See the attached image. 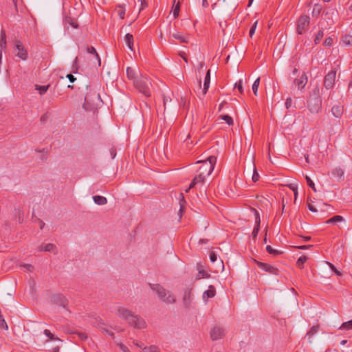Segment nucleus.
I'll return each mask as SVG.
<instances>
[{"mask_svg": "<svg viewBox=\"0 0 352 352\" xmlns=\"http://www.w3.org/2000/svg\"><path fill=\"white\" fill-rule=\"evenodd\" d=\"M116 314L134 328L141 329L146 327V323L142 317L133 315L131 311L125 307H119L116 310Z\"/></svg>", "mask_w": 352, "mask_h": 352, "instance_id": "f257e3e1", "label": "nucleus"}, {"mask_svg": "<svg viewBox=\"0 0 352 352\" xmlns=\"http://www.w3.org/2000/svg\"><path fill=\"white\" fill-rule=\"evenodd\" d=\"M307 108L311 113H318L322 107V99L320 96V87L316 85L310 92L307 100Z\"/></svg>", "mask_w": 352, "mask_h": 352, "instance_id": "f03ea898", "label": "nucleus"}, {"mask_svg": "<svg viewBox=\"0 0 352 352\" xmlns=\"http://www.w3.org/2000/svg\"><path fill=\"white\" fill-rule=\"evenodd\" d=\"M100 100V94L95 91H90L85 97L83 108L87 111L95 112L97 109L98 102Z\"/></svg>", "mask_w": 352, "mask_h": 352, "instance_id": "7ed1b4c3", "label": "nucleus"}, {"mask_svg": "<svg viewBox=\"0 0 352 352\" xmlns=\"http://www.w3.org/2000/svg\"><path fill=\"white\" fill-rule=\"evenodd\" d=\"M148 285L151 289L157 294L161 300L167 303H174L175 302V298L170 292L164 289L161 285L151 283H148Z\"/></svg>", "mask_w": 352, "mask_h": 352, "instance_id": "20e7f679", "label": "nucleus"}, {"mask_svg": "<svg viewBox=\"0 0 352 352\" xmlns=\"http://www.w3.org/2000/svg\"><path fill=\"white\" fill-rule=\"evenodd\" d=\"M201 162L198 161L197 163ZM217 162V157L214 155L208 157L206 160L202 161L199 167V173L205 177L212 173Z\"/></svg>", "mask_w": 352, "mask_h": 352, "instance_id": "39448f33", "label": "nucleus"}, {"mask_svg": "<svg viewBox=\"0 0 352 352\" xmlns=\"http://www.w3.org/2000/svg\"><path fill=\"white\" fill-rule=\"evenodd\" d=\"M133 85L137 90L146 97L151 96V82L146 77H141L134 81Z\"/></svg>", "mask_w": 352, "mask_h": 352, "instance_id": "423d86ee", "label": "nucleus"}, {"mask_svg": "<svg viewBox=\"0 0 352 352\" xmlns=\"http://www.w3.org/2000/svg\"><path fill=\"white\" fill-rule=\"evenodd\" d=\"M310 23V17L308 15L304 14L299 16L296 23V32L298 34H302L305 32Z\"/></svg>", "mask_w": 352, "mask_h": 352, "instance_id": "0eeeda50", "label": "nucleus"}, {"mask_svg": "<svg viewBox=\"0 0 352 352\" xmlns=\"http://www.w3.org/2000/svg\"><path fill=\"white\" fill-rule=\"evenodd\" d=\"M15 50H14V54L23 60L28 59V52L22 42L19 40H16L14 42Z\"/></svg>", "mask_w": 352, "mask_h": 352, "instance_id": "6e6552de", "label": "nucleus"}, {"mask_svg": "<svg viewBox=\"0 0 352 352\" xmlns=\"http://www.w3.org/2000/svg\"><path fill=\"white\" fill-rule=\"evenodd\" d=\"M336 69H334L324 76L323 85L327 89H331L333 87L336 81Z\"/></svg>", "mask_w": 352, "mask_h": 352, "instance_id": "1a4fd4ad", "label": "nucleus"}, {"mask_svg": "<svg viewBox=\"0 0 352 352\" xmlns=\"http://www.w3.org/2000/svg\"><path fill=\"white\" fill-rule=\"evenodd\" d=\"M51 301L56 305L66 308L68 305V300L62 294H56L52 296Z\"/></svg>", "mask_w": 352, "mask_h": 352, "instance_id": "9d476101", "label": "nucleus"}, {"mask_svg": "<svg viewBox=\"0 0 352 352\" xmlns=\"http://www.w3.org/2000/svg\"><path fill=\"white\" fill-rule=\"evenodd\" d=\"M252 210L254 212L255 215V226L252 233V236L253 240L255 241L260 230L261 219L259 212L257 210L252 208Z\"/></svg>", "mask_w": 352, "mask_h": 352, "instance_id": "9b49d317", "label": "nucleus"}, {"mask_svg": "<svg viewBox=\"0 0 352 352\" xmlns=\"http://www.w3.org/2000/svg\"><path fill=\"white\" fill-rule=\"evenodd\" d=\"M258 267L261 270L267 272L270 274L278 275L279 273V270L278 268L265 263H263L261 261H256Z\"/></svg>", "mask_w": 352, "mask_h": 352, "instance_id": "f8f14e48", "label": "nucleus"}, {"mask_svg": "<svg viewBox=\"0 0 352 352\" xmlns=\"http://www.w3.org/2000/svg\"><path fill=\"white\" fill-rule=\"evenodd\" d=\"M224 336V330L219 327H214L210 331V338L212 340H217Z\"/></svg>", "mask_w": 352, "mask_h": 352, "instance_id": "ddd939ff", "label": "nucleus"}, {"mask_svg": "<svg viewBox=\"0 0 352 352\" xmlns=\"http://www.w3.org/2000/svg\"><path fill=\"white\" fill-rule=\"evenodd\" d=\"M308 78L307 74L304 72L299 78H295L294 80V84L297 86L298 89H302L307 83Z\"/></svg>", "mask_w": 352, "mask_h": 352, "instance_id": "4468645a", "label": "nucleus"}, {"mask_svg": "<svg viewBox=\"0 0 352 352\" xmlns=\"http://www.w3.org/2000/svg\"><path fill=\"white\" fill-rule=\"evenodd\" d=\"M169 34L175 39L179 40L182 43H187L188 42V36H184L178 32L171 34L170 24H168Z\"/></svg>", "mask_w": 352, "mask_h": 352, "instance_id": "2eb2a0df", "label": "nucleus"}, {"mask_svg": "<svg viewBox=\"0 0 352 352\" xmlns=\"http://www.w3.org/2000/svg\"><path fill=\"white\" fill-rule=\"evenodd\" d=\"M126 76L129 80H131L134 82L137 80L136 78L138 76V72L135 69L131 67H128L126 68Z\"/></svg>", "mask_w": 352, "mask_h": 352, "instance_id": "dca6fc26", "label": "nucleus"}, {"mask_svg": "<svg viewBox=\"0 0 352 352\" xmlns=\"http://www.w3.org/2000/svg\"><path fill=\"white\" fill-rule=\"evenodd\" d=\"M216 294V289L213 285H210L208 289L205 291L203 294V298L205 300L212 298Z\"/></svg>", "mask_w": 352, "mask_h": 352, "instance_id": "f3484780", "label": "nucleus"}, {"mask_svg": "<svg viewBox=\"0 0 352 352\" xmlns=\"http://www.w3.org/2000/svg\"><path fill=\"white\" fill-rule=\"evenodd\" d=\"M332 175L337 178L338 180H343L344 179V170L341 168H336L332 170L331 171Z\"/></svg>", "mask_w": 352, "mask_h": 352, "instance_id": "a211bd4d", "label": "nucleus"}, {"mask_svg": "<svg viewBox=\"0 0 352 352\" xmlns=\"http://www.w3.org/2000/svg\"><path fill=\"white\" fill-rule=\"evenodd\" d=\"M331 113L336 118H341L343 114V107L334 105L331 109Z\"/></svg>", "mask_w": 352, "mask_h": 352, "instance_id": "6ab92c4d", "label": "nucleus"}, {"mask_svg": "<svg viewBox=\"0 0 352 352\" xmlns=\"http://www.w3.org/2000/svg\"><path fill=\"white\" fill-rule=\"evenodd\" d=\"M210 82V70L208 69L206 72L205 79H204V89H203V95H205L209 88Z\"/></svg>", "mask_w": 352, "mask_h": 352, "instance_id": "aec40b11", "label": "nucleus"}, {"mask_svg": "<svg viewBox=\"0 0 352 352\" xmlns=\"http://www.w3.org/2000/svg\"><path fill=\"white\" fill-rule=\"evenodd\" d=\"M125 6L124 5H117L114 8V12L118 14L121 19H123L125 16Z\"/></svg>", "mask_w": 352, "mask_h": 352, "instance_id": "412c9836", "label": "nucleus"}, {"mask_svg": "<svg viewBox=\"0 0 352 352\" xmlns=\"http://www.w3.org/2000/svg\"><path fill=\"white\" fill-rule=\"evenodd\" d=\"M125 41L128 46V47L131 50L133 51V36L131 34L127 33L125 35Z\"/></svg>", "mask_w": 352, "mask_h": 352, "instance_id": "4be33fe9", "label": "nucleus"}, {"mask_svg": "<svg viewBox=\"0 0 352 352\" xmlns=\"http://www.w3.org/2000/svg\"><path fill=\"white\" fill-rule=\"evenodd\" d=\"M93 199L94 202L98 205H104L107 203V199L106 197L100 196V195H95L93 197Z\"/></svg>", "mask_w": 352, "mask_h": 352, "instance_id": "5701e85b", "label": "nucleus"}, {"mask_svg": "<svg viewBox=\"0 0 352 352\" xmlns=\"http://www.w3.org/2000/svg\"><path fill=\"white\" fill-rule=\"evenodd\" d=\"M308 257L305 256V255H302L301 256H300L297 261H296V266L299 268V269H303L304 268V264L308 260Z\"/></svg>", "mask_w": 352, "mask_h": 352, "instance_id": "b1692460", "label": "nucleus"}, {"mask_svg": "<svg viewBox=\"0 0 352 352\" xmlns=\"http://www.w3.org/2000/svg\"><path fill=\"white\" fill-rule=\"evenodd\" d=\"M7 47V41H6V34L4 30H1V38H0V47L1 49H6Z\"/></svg>", "mask_w": 352, "mask_h": 352, "instance_id": "393cba45", "label": "nucleus"}, {"mask_svg": "<svg viewBox=\"0 0 352 352\" xmlns=\"http://www.w3.org/2000/svg\"><path fill=\"white\" fill-rule=\"evenodd\" d=\"M218 119L224 120L229 126L233 125L234 124L232 118L228 115H221L219 116Z\"/></svg>", "mask_w": 352, "mask_h": 352, "instance_id": "a878e982", "label": "nucleus"}, {"mask_svg": "<svg viewBox=\"0 0 352 352\" xmlns=\"http://www.w3.org/2000/svg\"><path fill=\"white\" fill-rule=\"evenodd\" d=\"M190 297H191V289H188L187 290L185 291L184 297H183V300L185 304H186V305L190 304Z\"/></svg>", "mask_w": 352, "mask_h": 352, "instance_id": "bb28decb", "label": "nucleus"}, {"mask_svg": "<svg viewBox=\"0 0 352 352\" xmlns=\"http://www.w3.org/2000/svg\"><path fill=\"white\" fill-rule=\"evenodd\" d=\"M179 205H180V209L179 212L182 213L184 209H185V205H186V200L184 196V194L182 192L179 194Z\"/></svg>", "mask_w": 352, "mask_h": 352, "instance_id": "cd10ccee", "label": "nucleus"}, {"mask_svg": "<svg viewBox=\"0 0 352 352\" xmlns=\"http://www.w3.org/2000/svg\"><path fill=\"white\" fill-rule=\"evenodd\" d=\"M344 218L340 215H335L333 217L329 219L326 223H333L338 221H343Z\"/></svg>", "mask_w": 352, "mask_h": 352, "instance_id": "c85d7f7f", "label": "nucleus"}, {"mask_svg": "<svg viewBox=\"0 0 352 352\" xmlns=\"http://www.w3.org/2000/svg\"><path fill=\"white\" fill-rule=\"evenodd\" d=\"M266 251L270 254H272L274 256H278V255H280L281 254H283V252L281 251H279V250H274L272 248V246L270 245H267L266 247Z\"/></svg>", "mask_w": 352, "mask_h": 352, "instance_id": "c756f323", "label": "nucleus"}, {"mask_svg": "<svg viewBox=\"0 0 352 352\" xmlns=\"http://www.w3.org/2000/svg\"><path fill=\"white\" fill-rule=\"evenodd\" d=\"M43 333L49 338V339L50 340H58V341H61V340L60 338H58V337L55 336L53 333H52L50 332V330L48 329H45L44 331H43Z\"/></svg>", "mask_w": 352, "mask_h": 352, "instance_id": "7c9ffc66", "label": "nucleus"}, {"mask_svg": "<svg viewBox=\"0 0 352 352\" xmlns=\"http://www.w3.org/2000/svg\"><path fill=\"white\" fill-rule=\"evenodd\" d=\"M180 10V2L179 1L173 6V14L174 19H177L179 16Z\"/></svg>", "mask_w": 352, "mask_h": 352, "instance_id": "2f4dec72", "label": "nucleus"}, {"mask_svg": "<svg viewBox=\"0 0 352 352\" xmlns=\"http://www.w3.org/2000/svg\"><path fill=\"white\" fill-rule=\"evenodd\" d=\"M50 85L44 86V85H36V89L38 91V93L41 95L44 94L48 89Z\"/></svg>", "mask_w": 352, "mask_h": 352, "instance_id": "473e14b6", "label": "nucleus"}, {"mask_svg": "<svg viewBox=\"0 0 352 352\" xmlns=\"http://www.w3.org/2000/svg\"><path fill=\"white\" fill-rule=\"evenodd\" d=\"M319 328H320L319 324L314 325L309 329V331L307 332V335L309 336V337H311L312 336H314L315 333H316L318 332Z\"/></svg>", "mask_w": 352, "mask_h": 352, "instance_id": "72a5a7b5", "label": "nucleus"}, {"mask_svg": "<svg viewBox=\"0 0 352 352\" xmlns=\"http://www.w3.org/2000/svg\"><path fill=\"white\" fill-rule=\"evenodd\" d=\"M352 329V320L343 322L340 327V329L349 330Z\"/></svg>", "mask_w": 352, "mask_h": 352, "instance_id": "f704fd0d", "label": "nucleus"}, {"mask_svg": "<svg viewBox=\"0 0 352 352\" xmlns=\"http://www.w3.org/2000/svg\"><path fill=\"white\" fill-rule=\"evenodd\" d=\"M142 352H160L158 351V348L155 345H151L150 346H145L143 348Z\"/></svg>", "mask_w": 352, "mask_h": 352, "instance_id": "c9c22d12", "label": "nucleus"}, {"mask_svg": "<svg viewBox=\"0 0 352 352\" xmlns=\"http://www.w3.org/2000/svg\"><path fill=\"white\" fill-rule=\"evenodd\" d=\"M342 41L344 44L352 45V36L346 34L344 36H342Z\"/></svg>", "mask_w": 352, "mask_h": 352, "instance_id": "e433bc0d", "label": "nucleus"}, {"mask_svg": "<svg viewBox=\"0 0 352 352\" xmlns=\"http://www.w3.org/2000/svg\"><path fill=\"white\" fill-rule=\"evenodd\" d=\"M205 179H206V177L204 175L199 173V175L195 176L192 180H195V182L197 183V184H203L205 182Z\"/></svg>", "mask_w": 352, "mask_h": 352, "instance_id": "4c0bfd02", "label": "nucleus"}, {"mask_svg": "<svg viewBox=\"0 0 352 352\" xmlns=\"http://www.w3.org/2000/svg\"><path fill=\"white\" fill-rule=\"evenodd\" d=\"M323 36H324L323 30H319L314 38L315 44H318L320 42V41L322 40V38H323Z\"/></svg>", "mask_w": 352, "mask_h": 352, "instance_id": "58836bf2", "label": "nucleus"}, {"mask_svg": "<svg viewBox=\"0 0 352 352\" xmlns=\"http://www.w3.org/2000/svg\"><path fill=\"white\" fill-rule=\"evenodd\" d=\"M260 83V78H258L252 85V91L255 96H257L258 88Z\"/></svg>", "mask_w": 352, "mask_h": 352, "instance_id": "ea45409f", "label": "nucleus"}, {"mask_svg": "<svg viewBox=\"0 0 352 352\" xmlns=\"http://www.w3.org/2000/svg\"><path fill=\"white\" fill-rule=\"evenodd\" d=\"M87 52L89 54H91L94 55L96 56V58L98 59L99 63H100V60L99 56H98V53L96 52V49L93 46L88 47H87Z\"/></svg>", "mask_w": 352, "mask_h": 352, "instance_id": "a19ab883", "label": "nucleus"}, {"mask_svg": "<svg viewBox=\"0 0 352 352\" xmlns=\"http://www.w3.org/2000/svg\"><path fill=\"white\" fill-rule=\"evenodd\" d=\"M259 175L256 170V168L254 164H253V175H252V181L254 182H256L259 179Z\"/></svg>", "mask_w": 352, "mask_h": 352, "instance_id": "79ce46f5", "label": "nucleus"}, {"mask_svg": "<svg viewBox=\"0 0 352 352\" xmlns=\"http://www.w3.org/2000/svg\"><path fill=\"white\" fill-rule=\"evenodd\" d=\"M305 179L307 181V185L310 188H311L314 192H316V189L315 188V184H314V182L311 179V178L309 176L306 175L305 176Z\"/></svg>", "mask_w": 352, "mask_h": 352, "instance_id": "37998d69", "label": "nucleus"}, {"mask_svg": "<svg viewBox=\"0 0 352 352\" xmlns=\"http://www.w3.org/2000/svg\"><path fill=\"white\" fill-rule=\"evenodd\" d=\"M210 277V274H208L206 271H204V270H199V272H198V276H197V279H200L201 278H208Z\"/></svg>", "mask_w": 352, "mask_h": 352, "instance_id": "c03bdc74", "label": "nucleus"}, {"mask_svg": "<svg viewBox=\"0 0 352 352\" xmlns=\"http://www.w3.org/2000/svg\"><path fill=\"white\" fill-rule=\"evenodd\" d=\"M288 186L289 187V188L291 190H293V192L294 193V199H295V201H296V199H297V196H298V187H297V186L295 185V184H291Z\"/></svg>", "mask_w": 352, "mask_h": 352, "instance_id": "a18cd8bd", "label": "nucleus"}, {"mask_svg": "<svg viewBox=\"0 0 352 352\" xmlns=\"http://www.w3.org/2000/svg\"><path fill=\"white\" fill-rule=\"evenodd\" d=\"M256 25H257V21H255L253 25H252V27L250 28V30L249 31V35L252 38V36L254 35V32H255V30L256 28Z\"/></svg>", "mask_w": 352, "mask_h": 352, "instance_id": "49530a36", "label": "nucleus"}, {"mask_svg": "<svg viewBox=\"0 0 352 352\" xmlns=\"http://www.w3.org/2000/svg\"><path fill=\"white\" fill-rule=\"evenodd\" d=\"M55 248V245L52 243H48L47 244L44 248L43 249L44 251L46 252H52L53 251L54 248Z\"/></svg>", "mask_w": 352, "mask_h": 352, "instance_id": "de8ad7c7", "label": "nucleus"}, {"mask_svg": "<svg viewBox=\"0 0 352 352\" xmlns=\"http://www.w3.org/2000/svg\"><path fill=\"white\" fill-rule=\"evenodd\" d=\"M332 44H333V39L331 37L327 38L323 43V45L326 46V47H330L332 45Z\"/></svg>", "mask_w": 352, "mask_h": 352, "instance_id": "09e8293b", "label": "nucleus"}, {"mask_svg": "<svg viewBox=\"0 0 352 352\" xmlns=\"http://www.w3.org/2000/svg\"><path fill=\"white\" fill-rule=\"evenodd\" d=\"M234 87L238 89L239 91L241 94L243 93V89L242 87V80H240L239 82H236Z\"/></svg>", "mask_w": 352, "mask_h": 352, "instance_id": "8fccbe9b", "label": "nucleus"}, {"mask_svg": "<svg viewBox=\"0 0 352 352\" xmlns=\"http://www.w3.org/2000/svg\"><path fill=\"white\" fill-rule=\"evenodd\" d=\"M117 344L118 346H119L120 350H122L123 352H131L128 347L125 346L124 344L117 343Z\"/></svg>", "mask_w": 352, "mask_h": 352, "instance_id": "3c124183", "label": "nucleus"}, {"mask_svg": "<svg viewBox=\"0 0 352 352\" xmlns=\"http://www.w3.org/2000/svg\"><path fill=\"white\" fill-rule=\"evenodd\" d=\"M329 265V267H331V269L338 275V276H341L342 274L340 273V271H338L336 267L331 263H327Z\"/></svg>", "mask_w": 352, "mask_h": 352, "instance_id": "603ef678", "label": "nucleus"}, {"mask_svg": "<svg viewBox=\"0 0 352 352\" xmlns=\"http://www.w3.org/2000/svg\"><path fill=\"white\" fill-rule=\"evenodd\" d=\"M313 245H298L296 246L295 248L299 249V250H307L312 248Z\"/></svg>", "mask_w": 352, "mask_h": 352, "instance_id": "864d4df0", "label": "nucleus"}, {"mask_svg": "<svg viewBox=\"0 0 352 352\" xmlns=\"http://www.w3.org/2000/svg\"><path fill=\"white\" fill-rule=\"evenodd\" d=\"M217 254H215L214 252H210V260L211 261V262L214 263L217 261Z\"/></svg>", "mask_w": 352, "mask_h": 352, "instance_id": "5fc2aeb1", "label": "nucleus"}, {"mask_svg": "<svg viewBox=\"0 0 352 352\" xmlns=\"http://www.w3.org/2000/svg\"><path fill=\"white\" fill-rule=\"evenodd\" d=\"M292 104V100L291 98H287L286 101H285V107L289 109L291 106Z\"/></svg>", "mask_w": 352, "mask_h": 352, "instance_id": "6e6d98bb", "label": "nucleus"}, {"mask_svg": "<svg viewBox=\"0 0 352 352\" xmlns=\"http://www.w3.org/2000/svg\"><path fill=\"white\" fill-rule=\"evenodd\" d=\"M76 334L81 340H85L87 338V336L84 333L78 332Z\"/></svg>", "mask_w": 352, "mask_h": 352, "instance_id": "4d7b16f0", "label": "nucleus"}, {"mask_svg": "<svg viewBox=\"0 0 352 352\" xmlns=\"http://www.w3.org/2000/svg\"><path fill=\"white\" fill-rule=\"evenodd\" d=\"M140 2H141V8L140 9V11H141L142 10L144 9L145 8H146L148 6L147 0H140Z\"/></svg>", "mask_w": 352, "mask_h": 352, "instance_id": "13d9d810", "label": "nucleus"}, {"mask_svg": "<svg viewBox=\"0 0 352 352\" xmlns=\"http://www.w3.org/2000/svg\"><path fill=\"white\" fill-rule=\"evenodd\" d=\"M67 78L69 79L70 82H74L76 80V78L72 74H67Z\"/></svg>", "mask_w": 352, "mask_h": 352, "instance_id": "bf43d9fd", "label": "nucleus"}, {"mask_svg": "<svg viewBox=\"0 0 352 352\" xmlns=\"http://www.w3.org/2000/svg\"><path fill=\"white\" fill-rule=\"evenodd\" d=\"M308 208L310 211L313 212H317V209L311 204L308 203Z\"/></svg>", "mask_w": 352, "mask_h": 352, "instance_id": "052dcab7", "label": "nucleus"}, {"mask_svg": "<svg viewBox=\"0 0 352 352\" xmlns=\"http://www.w3.org/2000/svg\"><path fill=\"white\" fill-rule=\"evenodd\" d=\"M111 159H113L116 155V149L115 148H111Z\"/></svg>", "mask_w": 352, "mask_h": 352, "instance_id": "680f3d73", "label": "nucleus"}, {"mask_svg": "<svg viewBox=\"0 0 352 352\" xmlns=\"http://www.w3.org/2000/svg\"><path fill=\"white\" fill-rule=\"evenodd\" d=\"M300 237L303 239L304 241H309L311 239L310 236H300Z\"/></svg>", "mask_w": 352, "mask_h": 352, "instance_id": "e2e57ef3", "label": "nucleus"}, {"mask_svg": "<svg viewBox=\"0 0 352 352\" xmlns=\"http://www.w3.org/2000/svg\"><path fill=\"white\" fill-rule=\"evenodd\" d=\"M225 104H227V102L226 101H223L220 104H219V111H221L223 107V106Z\"/></svg>", "mask_w": 352, "mask_h": 352, "instance_id": "0e129e2a", "label": "nucleus"}, {"mask_svg": "<svg viewBox=\"0 0 352 352\" xmlns=\"http://www.w3.org/2000/svg\"><path fill=\"white\" fill-rule=\"evenodd\" d=\"M24 267L28 270V271H32V270L33 269V266L30 264H26L24 265Z\"/></svg>", "mask_w": 352, "mask_h": 352, "instance_id": "69168bd1", "label": "nucleus"}, {"mask_svg": "<svg viewBox=\"0 0 352 352\" xmlns=\"http://www.w3.org/2000/svg\"><path fill=\"white\" fill-rule=\"evenodd\" d=\"M197 185V183L195 182V180H192L189 188H193Z\"/></svg>", "mask_w": 352, "mask_h": 352, "instance_id": "338daca9", "label": "nucleus"}, {"mask_svg": "<svg viewBox=\"0 0 352 352\" xmlns=\"http://www.w3.org/2000/svg\"><path fill=\"white\" fill-rule=\"evenodd\" d=\"M38 221L40 223V229L42 230L45 226V223L41 219H38Z\"/></svg>", "mask_w": 352, "mask_h": 352, "instance_id": "774afa93", "label": "nucleus"}]
</instances>
